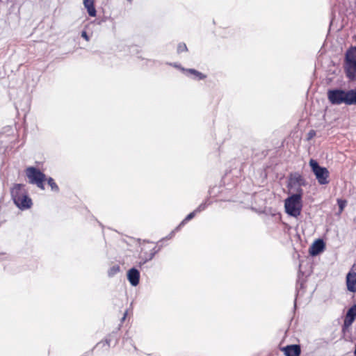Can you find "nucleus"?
<instances>
[{
    "label": "nucleus",
    "instance_id": "obj_2",
    "mask_svg": "<svg viewBox=\"0 0 356 356\" xmlns=\"http://www.w3.org/2000/svg\"><path fill=\"white\" fill-rule=\"evenodd\" d=\"M302 189L300 187L296 191V193L287 197L284 201L286 212L293 217L300 216L302 210Z\"/></svg>",
    "mask_w": 356,
    "mask_h": 356
},
{
    "label": "nucleus",
    "instance_id": "obj_15",
    "mask_svg": "<svg viewBox=\"0 0 356 356\" xmlns=\"http://www.w3.org/2000/svg\"><path fill=\"white\" fill-rule=\"evenodd\" d=\"M182 70L184 72H186L188 74L193 75L194 78L196 79L197 80H202L207 77V75L202 74V72H200L195 69H184V68H183Z\"/></svg>",
    "mask_w": 356,
    "mask_h": 356
},
{
    "label": "nucleus",
    "instance_id": "obj_21",
    "mask_svg": "<svg viewBox=\"0 0 356 356\" xmlns=\"http://www.w3.org/2000/svg\"><path fill=\"white\" fill-rule=\"evenodd\" d=\"M315 136H316V131L314 130H311L308 133V138L307 139L310 140L312 138H314Z\"/></svg>",
    "mask_w": 356,
    "mask_h": 356
},
{
    "label": "nucleus",
    "instance_id": "obj_14",
    "mask_svg": "<svg viewBox=\"0 0 356 356\" xmlns=\"http://www.w3.org/2000/svg\"><path fill=\"white\" fill-rule=\"evenodd\" d=\"M94 3L95 0H83V5L91 17H95L97 14Z\"/></svg>",
    "mask_w": 356,
    "mask_h": 356
},
{
    "label": "nucleus",
    "instance_id": "obj_25",
    "mask_svg": "<svg viewBox=\"0 0 356 356\" xmlns=\"http://www.w3.org/2000/svg\"><path fill=\"white\" fill-rule=\"evenodd\" d=\"M354 354H355V356H356V345H355V351H354Z\"/></svg>",
    "mask_w": 356,
    "mask_h": 356
},
{
    "label": "nucleus",
    "instance_id": "obj_20",
    "mask_svg": "<svg viewBox=\"0 0 356 356\" xmlns=\"http://www.w3.org/2000/svg\"><path fill=\"white\" fill-rule=\"evenodd\" d=\"M337 203H338L339 207L340 209V211H342L346 204V201L339 199V200H337Z\"/></svg>",
    "mask_w": 356,
    "mask_h": 356
},
{
    "label": "nucleus",
    "instance_id": "obj_24",
    "mask_svg": "<svg viewBox=\"0 0 356 356\" xmlns=\"http://www.w3.org/2000/svg\"><path fill=\"white\" fill-rule=\"evenodd\" d=\"M302 177H301L300 175H298V176L297 177V178H296V181H297L298 182H299V181H302Z\"/></svg>",
    "mask_w": 356,
    "mask_h": 356
},
{
    "label": "nucleus",
    "instance_id": "obj_3",
    "mask_svg": "<svg viewBox=\"0 0 356 356\" xmlns=\"http://www.w3.org/2000/svg\"><path fill=\"white\" fill-rule=\"evenodd\" d=\"M343 70L350 81H356V47L351 46L345 54Z\"/></svg>",
    "mask_w": 356,
    "mask_h": 356
},
{
    "label": "nucleus",
    "instance_id": "obj_7",
    "mask_svg": "<svg viewBox=\"0 0 356 356\" xmlns=\"http://www.w3.org/2000/svg\"><path fill=\"white\" fill-rule=\"evenodd\" d=\"M356 317V305L352 306L347 312L342 325V332L346 333L349 330Z\"/></svg>",
    "mask_w": 356,
    "mask_h": 356
},
{
    "label": "nucleus",
    "instance_id": "obj_8",
    "mask_svg": "<svg viewBox=\"0 0 356 356\" xmlns=\"http://www.w3.org/2000/svg\"><path fill=\"white\" fill-rule=\"evenodd\" d=\"M343 90L341 89L329 90L327 92V98L332 104H343Z\"/></svg>",
    "mask_w": 356,
    "mask_h": 356
},
{
    "label": "nucleus",
    "instance_id": "obj_16",
    "mask_svg": "<svg viewBox=\"0 0 356 356\" xmlns=\"http://www.w3.org/2000/svg\"><path fill=\"white\" fill-rule=\"evenodd\" d=\"M204 209V207H202V205H200L196 210H195L194 211L190 213L185 218L184 220L182 221L181 224H184L185 222L191 220L192 218H193L195 216V213L197 212H200L202 210H203Z\"/></svg>",
    "mask_w": 356,
    "mask_h": 356
},
{
    "label": "nucleus",
    "instance_id": "obj_6",
    "mask_svg": "<svg viewBox=\"0 0 356 356\" xmlns=\"http://www.w3.org/2000/svg\"><path fill=\"white\" fill-rule=\"evenodd\" d=\"M156 246L152 243L143 244L140 247L139 258L143 261V264L151 260L156 252Z\"/></svg>",
    "mask_w": 356,
    "mask_h": 356
},
{
    "label": "nucleus",
    "instance_id": "obj_18",
    "mask_svg": "<svg viewBox=\"0 0 356 356\" xmlns=\"http://www.w3.org/2000/svg\"><path fill=\"white\" fill-rule=\"evenodd\" d=\"M177 51L178 54H181L188 51V48L184 42H180L177 45Z\"/></svg>",
    "mask_w": 356,
    "mask_h": 356
},
{
    "label": "nucleus",
    "instance_id": "obj_17",
    "mask_svg": "<svg viewBox=\"0 0 356 356\" xmlns=\"http://www.w3.org/2000/svg\"><path fill=\"white\" fill-rule=\"evenodd\" d=\"M120 270V266L118 265H114L109 268V270L108 271V275L109 277H113L115 275H116L118 273H119Z\"/></svg>",
    "mask_w": 356,
    "mask_h": 356
},
{
    "label": "nucleus",
    "instance_id": "obj_13",
    "mask_svg": "<svg viewBox=\"0 0 356 356\" xmlns=\"http://www.w3.org/2000/svg\"><path fill=\"white\" fill-rule=\"evenodd\" d=\"M325 248V244L323 240L318 239L309 248V253L312 256H315L321 252Z\"/></svg>",
    "mask_w": 356,
    "mask_h": 356
},
{
    "label": "nucleus",
    "instance_id": "obj_9",
    "mask_svg": "<svg viewBox=\"0 0 356 356\" xmlns=\"http://www.w3.org/2000/svg\"><path fill=\"white\" fill-rule=\"evenodd\" d=\"M347 289L350 292H356V264H354L346 275Z\"/></svg>",
    "mask_w": 356,
    "mask_h": 356
},
{
    "label": "nucleus",
    "instance_id": "obj_23",
    "mask_svg": "<svg viewBox=\"0 0 356 356\" xmlns=\"http://www.w3.org/2000/svg\"><path fill=\"white\" fill-rule=\"evenodd\" d=\"M127 314H128V312H127V311H125V312H124V314H123V316L122 317V319H121V321H122V322H123V321L125 320V318H126V317H127Z\"/></svg>",
    "mask_w": 356,
    "mask_h": 356
},
{
    "label": "nucleus",
    "instance_id": "obj_19",
    "mask_svg": "<svg viewBox=\"0 0 356 356\" xmlns=\"http://www.w3.org/2000/svg\"><path fill=\"white\" fill-rule=\"evenodd\" d=\"M47 182L52 191H58L59 188H58V185L56 184V183L55 182V181L54 180V179H52L51 177H49L47 179Z\"/></svg>",
    "mask_w": 356,
    "mask_h": 356
},
{
    "label": "nucleus",
    "instance_id": "obj_22",
    "mask_svg": "<svg viewBox=\"0 0 356 356\" xmlns=\"http://www.w3.org/2000/svg\"><path fill=\"white\" fill-rule=\"evenodd\" d=\"M81 37L83 38L86 41H89L90 38L86 33V31H82Z\"/></svg>",
    "mask_w": 356,
    "mask_h": 356
},
{
    "label": "nucleus",
    "instance_id": "obj_5",
    "mask_svg": "<svg viewBox=\"0 0 356 356\" xmlns=\"http://www.w3.org/2000/svg\"><path fill=\"white\" fill-rule=\"evenodd\" d=\"M309 166L312 172L314 174L318 183L320 185H326L329 184L330 172L325 167L321 166L314 159H310Z\"/></svg>",
    "mask_w": 356,
    "mask_h": 356
},
{
    "label": "nucleus",
    "instance_id": "obj_12",
    "mask_svg": "<svg viewBox=\"0 0 356 356\" xmlns=\"http://www.w3.org/2000/svg\"><path fill=\"white\" fill-rule=\"evenodd\" d=\"M127 278L131 285L137 286L140 280L139 271L134 268H131L127 273Z\"/></svg>",
    "mask_w": 356,
    "mask_h": 356
},
{
    "label": "nucleus",
    "instance_id": "obj_11",
    "mask_svg": "<svg viewBox=\"0 0 356 356\" xmlns=\"http://www.w3.org/2000/svg\"><path fill=\"white\" fill-rule=\"evenodd\" d=\"M343 103L346 105H356V88L343 90Z\"/></svg>",
    "mask_w": 356,
    "mask_h": 356
},
{
    "label": "nucleus",
    "instance_id": "obj_10",
    "mask_svg": "<svg viewBox=\"0 0 356 356\" xmlns=\"http://www.w3.org/2000/svg\"><path fill=\"white\" fill-rule=\"evenodd\" d=\"M286 356H300L301 353L299 345H289L281 348Z\"/></svg>",
    "mask_w": 356,
    "mask_h": 356
},
{
    "label": "nucleus",
    "instance_id": "obj_4",
    "mask_svg": "<svg viewBox=\"0 0 356 356\" xmlns=\"http://www.w3.org/2000/svg\"><path fill=\"white\" fill-rule=\"evenodd\" d=\"M25 174L29 184H35L42 190L44 189V183L46 180V175L39 169L32 166L28 167L25 170Z\"/></svg>",
    "mask_w": 356,
    "mask_h": 356
},
{
    "label": "nucleus",
    "instance_id": "obj_1",
    "mask_svg": "<svg viewBox=\"0 0 356 356\" xmlns=\"http://www.w3.org/2000/svg\"><path fill=\"white\" fill-rule=\"evenodd\" d=\"M11 199L14 204L21 210L30 209L33 204L32 200L29 195L26 185L14 184L10 189Z\"/></svg>",
    "mask_w": 356,
    "mask_h": 356
}]
</instances>
